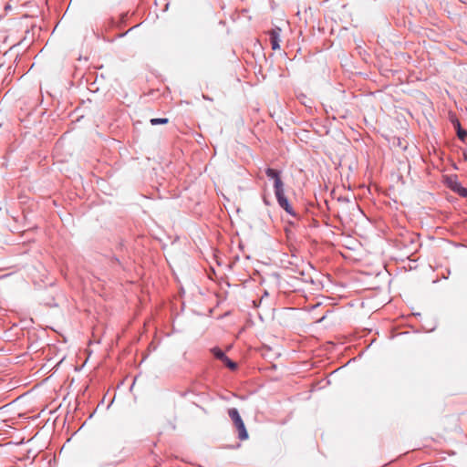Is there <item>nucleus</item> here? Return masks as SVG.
Returning <instances> with one entry per match:
<instances>
[{"label":"nucleus","mask_w":467,"mask_h":467,"mask_svg":"<svg viewBox=\"0 0 467 467\" xmlns=\"http://www.w3.org/2000/svg\"><path fill=\"white\" fill-rule=\"evenodd\" d=\"M228 415L238 431V438L241 441L247 440L248 432L238 410L235 408L230 409L228 410Z\"/></svg>","instance_id":"obj_1"},{"label":"nucleus","mask_w":467,"mask_h":467,"mask_svg":"<svg viewBox=\"0 0 467 467\" xmlns=\"http://www.w3.org/2000/svg\"><path fill=\"white\" fill-rule=\"evenodd\" d=\"M210 351L215 358L221 360L229 369L235 370L237 368V364L228 358V357L221 348L215 347L211 348Z\"/></svg>","instance_id":"obj_2"},{"label":"nucleus","mask_w":467,"mask_h":467,"mask_svg":"<svg viewBox=\"0 0 467 467\" xmlns=\"http://www.w3.org/2000/svg\"><path fill=\"white\" fill-rule=\"evenodd\" d=\"M275 194L277 199L279 205L289 214L295 215L291 204L288 202L287 198L285 195L284 186L275 190Z\"/></svg>","instance_id":"obj_3"},{"label":"nucleus","mask_w":467,"mask_h":467,"mask_svg":"<svg viewBox=\"0 0 467 467\" xmlns=\"http://www.w3.org/2000/svg\"><path fill=\"white\" fill-rule=\"evenodd\" d=\"M269 41L271 44V47L273 50H277L280 48V41H281V28L275 26L271 29L269 32Z\"/></svg>","instance_id":"obj_4"},{"label":"nucleus","mask_w":467,"mask_h":467,"mask_svg":"<svg viewBox=\"0 0 467 467\" xmlns=\"http://www.w3.org/2000/svg\"><path fill=\"white\" fill-rule=\"evenodd\" d=\"M265 173L268 178L273 179L275 181V183H274L275 190L284 186V183L280 178V172L278 171L268 168V169H266Z\"/></svg>","instance_id":"obj_5"},{"label":"nucleus","mask_w":467,"mask_h":467,"mask_svg":"<svg viewBox=\"0 0 467 467\" xmlns=\"http://www.w3.org/2000/svg\"><path fill=\"white\" fill-rule=\"evenodd\" d=\"M454 125L457 128V135L459 139L463 140L467 137V131L461 129V124L459 120H455Z\"/></svg>","instance_id":"obj_6"},{"label":"nucleus","mask_w":467,"mask_h":467,"mask_svg":"<svg viewBox=\"0 0 467 467\" xmlns=\"http://www.w3.org/2000/svg\"><path fill=\"white\" fill-rule=\"evenodd\" d=\"M448 185L455 192H457V191L462 187L461 183L455 178L449 179Z\"/></svg>","instance_id":"obj_7"},{"label":"nucleus","mask_w":467,"mask_h":467,"mask_svg":"<svg viewBox=\"0 0 467 467\" xmlns=\"http://www.w3.org/2000/svg\"><path fill=\"white\" fill-rule=\"evenodd\" d=\"M169 122V119L167 118H156L150 119L151 125H158V124H167Z\"/></svg>","instance_id":"obj_8"},{"label":"nucleus","mask_w":467,"mask_h":467,"mask_svg":"<svg viewBox=\"0 0 467 467\" xmlns=\"http://www.w3.org/2000/svg\"><path fill=\"white\" fill-rule=\"evenodd\" d=\"M457 193H459L462 197H467V189L462 186L460 190L457 191Z\"/></svg>","instance_id":"obj_9"},{"label":"nucleus","mask_w":467,"mask_h":467,"mask_svg":"<svg viewBox=\"0 0 467 467\" xmlns=\"http://www.w3.org/2000/svg\"><path fill=\"white\" fill-rule=\"evenodd\" d=\"M464 159L467 161V153L464 154Z\"/></svg>","instance_id":"obj_10"}]
</instances>
